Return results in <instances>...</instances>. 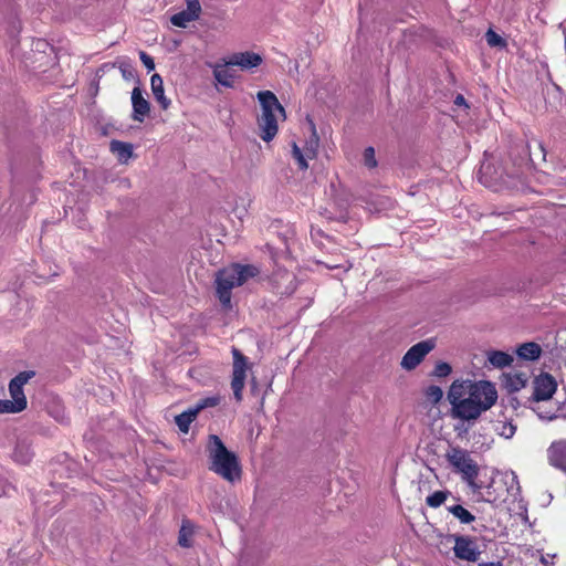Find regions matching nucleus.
I'll return each mask as SVG.
<instances>
[{
  "mask_svg": "<svg viewBox=\"0 0 566 566\" xmlns=\"http://www.w3.org/2000/svg\"><path fill=\"white\" fill-rule=\"evenodd\" d=\"M436 343L433 339H423L411 346L400 361V366L405 370L416 369L418 365L423 360L427 354L431 353L434 348Z\"/></svg>",
  "mask_w": 566,
  "mask_h": 566,
  "instance_id": "7",
  "label": "nucleus"
},
{
  "mask_svg": "<svg viewBox=\"0 0 566 566\" xmlns=\"http://www.w3.org/2000/svg\"><path fill=\"white\" fill-rule=\"evenodd\" d=\"M558 387L557 380L551 374H541L533 381V397L535 400H549Z\"/></svg>",
  "mask_w": 566,
  "mask_h": 566,
  "instance_id": "10",
  "label": "nucleus"
},
{
  "mask_svg": "<svg viewBox=\"0 0 566 566\" xmlns=\"http://www.w3.org/2000/svg\"><path fill=\"white\" fill-rule=\"evenodd\" d=\"M258 99L261 105V116L258 118L260 136L269 143V140L276 137L279 122L286 118V113L274 92L260 91L258 92Z\"/></svg>",
  "mask_w": 566,
  "mask_h": 566,
  "instance_id": "3",
  "label": "nucleus"
},
{
  "mask_svg": "<svg viewBox=\"0 0 566 566\" xmlns=\"http://www.w3.org/2000/svg\"><path fill=\"white\" fill-rule=\"evenodd\" d=\"M426 396H427V400H429L431 402H438L443 397V390L440 388V386L431 385V386L427 387Z\"/></svg>",
  "mask_w": 566,
  "mask_h": 566,
  "instance_id": "28",
  "label": "nucleus"
},
{
  "mask_svg": "<svg viewBox=\"0 0 566 566\" xmlns=\"http://www.w3.org/2000/svg\"><path fill=\"white\" fill-rule=\"evenodd\" d=\"M490 488H491V486H489V488H488V492H486V500H488V501H493V499H492V496H491V493H490Z\"/></svg>",
  "mask_w": 566,
  "mask_h": 566,
  "instance_id": "39",
  "label": "nucleus"
},
{
  "mask_svg": "<svg viewBox=\"0 0 566 566\" xmlns=\"http://www.w3.org/2000/svg\"><path fill=\"white\" fill-rule=\"evenodd\" d=\"M111 151L117 155L122 163H126V160H128V158H130L133 155V146L129 143L117 142V139H113L111 143Z\"/></svg>",
  "mask_w": 566,
  "mask_h": 566,
  "instance_id": "21",
  "label": "nucleus"
},
{
  "mask_svg": "<svg viewBox=\"0 0 566 566\" xmlns=\"http://www.w3.org/2000/svg\"><path fill=\"white\" fill-rule=\"evenodd\" d=\"M458 428V437L472 439V447L474 448H490L493 438L486 432L488 427H480L479 430H475L476 427H457Z\"/></svg>",
  "mask_w": 566,
  "mask_h": 566,
  "instance_id": "12",
  "label": "nucleus"
},
{
  "mask_svg": "<svg viewBox=\"0 0 566 566\" xmlns=\"http://www.w3.org/2000/svg\"><path fill=\"white\" fill-rule=\"evenodd\" d=\"M170 21L174 25L182 27L185 29V27H187L189 23H191L192 19L190 17L188 10L185 9L178 13L172 14L170 17Z\"/></svg>",
  "mask_w": 566,
  "mask_h": 566,
  "instance_id": "25",
  "label": "nucleus"
},
{
  "mask_svg": "<svg viewBox=\"0 0 566 566\" xmlns=\"http://www.w3.org/2000/svg\"><path fill=\"white\" fill-rule=\"evenodd\" d=\"M234 65H230L229 60L226 61L224 64H217L213 67V76L216 81L226 87L234 86L235 71L233 70Z\"/></svg>",
  "mask_w": 566,
  "mask_h": 566,
  "instance_id": "16",
  "label": "nucleus"
},
{
  "mask_svg": "<svg viewBox=\"0 0 566 566\" xmlns=\"http://www.w3.org/2000/svg\"><path fill=\"white\" fill-rule=\"evenodd\" d=\"M292 155L293 158L298 164L300 169H307L310 159H314L316 156V148L310 145L304 149L300 148L296 143L292 144Z\"/></svg>",
  "mask_w": 566,
  "mask_h": 566,
  "instance_id": "17",
  "label": "nucleus"
},
{
  "mask_svg": "<svg viewBox=\"0 0 566 566\" xmlns=\"http://www.w3.org/2000/svg\"><path fill=\"white\" fill-rule=\"evenodd\" d=\"M549 463L566 472V440L555 441L547 451Z\"/></svg>",
  "mask_w": 566,
  "mask_h": 566,
  "instance_id": "15",
  "label": "nucleus"
},
{
  "mask_svg": "<svg viewBox=\"0 0 566 566\" xmlns=\"http://www.w3.org/2000/svg\"><path fill=\"white\" fill-rule=\"evenodd\" d=\"M496 399L495 385L490 380L457 379L448 390L451 416L463 421L476 420Z\"/></svg>",
  "mask_w": 566,
  "mask_h": 566,
  "instance_id": "1",
  "label": "nucleus"
},
{
  "mask_svg": "<svg viewBox=\"0 0 566 566\" xmlns=\"http://www.w3.org/2000/svg\"><path fill=\"white\" fill-rule=\"evenodd\" d=\"M190 531L182 525L178 539L181 546H190Z\"/></svg>",
  "mask_w": 566,
  "mask_h": 566,
  "instance_id": "34",
  "label": "nucleus"
},
{
  "mask_svg": "<svg viewBox=\"0 0 566 566\" xmlns=\"http://www.w3.org/2000/svg\"><path fill=\"white\" fill-rule=\"evenodd\" d=\"M209 469L224 479L234 483L242 476V468L234 452L229 451L222 439L210 436L208 443Z\"/></svg>",
  "mask_w": 566,
  "mask_h": 566,
  "instance_id": "2",
  "label": "nucleus"
},
{
  "mask_svg": "<svg viewBox=\"0 0 566 566\" xmlns=\"http://www.w3.org/2000/svg\"><path fill=\"white\" fill-rule=\"evenodd\" d=\"M453 471L460 473L462 480L472 489L473 492H480L483 488L476 482L480 473V467L472 458L469 451L460 447H451L446 454Z\"/></svg>",
  "mask_w": 566,
  "mask_h": 566,
  "instance_id": "5",
  "label": "nucleus"
},
{
  "mask_svg": "<svg viewBox=\"0 0 566 566\" xmlns=\"http://www.w3.org/2000/svg\"><path fill=\"white\" fill-rule=\"evenodd\" d=\"M187 4V11L189 12L192 21L198 20L201 14L202 7L199 0H185Z\"/></svg>",
  "mask_w": 566,
  "mask_h": 566,
  "instance_id": "27",
  "label": "nucleus"
},
{
  "mask_svg": "<svg viewBox=\"0 0 566 566\" xmlns=\"http://www.w3.org/2000/svg\"><path fill=\"white\" fill-rule=\"evenodd\" d=\"M258 268L253 265H239L233 263L219 271L217 274V296L224 307H231V291L235 286H241L249 277L258 275Z\"/></svg>",
  "mask_w": 566,
  "mask_h": 566,
  "instance_id": "4",
  "label": "nucleus"
},
{
  "mask_svg": "<svg viewBox=\"0 0 566 566\" xmlns=\"http://www.w3.org/2000/svg\"><path fill=\"white\" fill-rule=\"evenodd\" d=\"M453 551L457 557L463 560L475 562L481 555L475 541L465 535H454Z\"/></svg>",
  "mask_w": 566,
  "mask_h": 566,
  "instance_id": "11",
  "label": "nucleus"
},
{
  "mask_svg": "<svg viewBox=\"0 0 566 566\" xmlns=\"http://www.w3.org/2000/svg\"><path fill=\"white\" fill-rule=\"evenodd\" d=\"M150 86L155 99L158 102L161 108H168L170 101L166 97L164 81L159 74H153L150 77Z\"/></svg>",
  "mask_w": 566,
  "mask_h": 566,
  "instance_id": "18",
  "label": "nucleus"
},
{
  "mask_svg": "<svg viewBox=\"0 0 566 566\" xmlns=\"http://www.w3.org/2000/svg\"><path fill=\"white\" fill-rule=\"evenodd\" d=\"M516 354L521 359L536 360L541 358L542 348L537 343H524L516 348Z\"/></svg>",
  "mask_w": 566,
  "mask_h": 566,
  "instance_id": "19",
  "label": "nucleus"
},
{
  "mask_svg": "<svg viewBox=\"0 0 566 566\" xmlns=\"http://www.w3.org/2000/svg\"><path fill=\"white\" fill-rule=\"evenodd\" d=\"M32 457L33 452L30 443L25 440L19 441L13 452L14 461L19 463H28L32 461Z\"/></svg>",
  "mask_w": 566,
  "mask_h": 566,
  "instance_id": "22",
  "label": "nucleus"
},
{
  "mask_svg": "<svg viewBox=\"0 0 566 566\" xmlns=\"http://www.w3.org/2000/svg\"><path fill=\"white\" fill-rule=\"evenodd\" d=\"M262 59L260 54L252 53V51H243L242 53H234L229 57V64L239 66L241 70L248 71L252 67L261 65Z\"/></svg>",
  "mask_w": 566,
  "mask_h": 566,
  "instance_id": "14",
  "label": "nucleus"
},
{
  "mask_svg": "<svg viewBox=\"0 0 566 566\" xmlns=\"http://www.w3.org/2000/svg\"><path fill=\"white\" fill-rule=\"evenodd\" d=\"M516 428L515 426H504L499 434L504 438H512L516 432Z\"/></svg>",
  "mask_w": 566,
  "mask_h": 566,
  "instance_id": "35",
  "label": "nucleus"
},
{
  "mask_svg": "<svg viewBox=\"0 0 566 566\" xmlns=\"http://www.w3.org/2000/svg\"><path fill=\"white\" fill-rule=\"evenodd\" d=\"M221 401L220 396H209L208 398L200 399L196 405L190 406L187 410L181 411L180 415L175 416L177 426H189V423L196 420L199 411L207 407L218 406Z\"/></svg>",
  "mask_w": 566,
  "mask_h": 566,
  "instance_id": "9",
  "label": "nucleus"
},
{
  "mask_svg": "<svg viewBox=\"0 0 566 566\" xmlns=\"http://www.w3.org/2000/svg\"><path fill=\"white\" fill-rule=\"evenodd\" d=\"M485 39L490 46H505L506 45L505 40L503 38H501V35L496 33V31H493L492 29H489L486 31Z\"/></svg>",
  "mask_w": 566,
  "mask_h": 566,
  "instance_id": "29",
  "label": "nucleus"
},
{
  "mask_svg": "<svg viewBox=\"0 0 566 566\" xmlns=\"http://www.w3.org/2000/svg\"><path fill=\"white\" fill-rule=\"evenodd\" d=\"M233 354V377L231 386L237 400L242 399V389L247 380L248 360L238 348L232 349Z\"/></svg>",
  "mask_w": 566,
  "mask_h": 566,
  "instance_id": "8",
  "label": "nucleus"
},
{
  "mask_svg": "<svg viewBox=\"0 0 566 566\" xmlns=\"http://www.w3.org/2000/svg\"><path fill=\"white\" fill-rule=\"evenodd\" d=\"M485 168H486L485 165H482L481 168H480V174H483Z\"/></svg>",
  "mask_w": 566,
  "mask_h": 566,
  "instance_id": "40",
  "label": "nucleus"
},
{
  "mask_svg": "<svg viewBox=\"0 0 566 566\" xmlns=\"http://www.w3.org/2000/svg\"><path fill=\"white\" fill-rule=\"evenodd\" d=\"M363 159H364V164L367 166V168H376L378 163L376 159L375 148L367 147L363 153Z\"/></svg>",
  "mask_w": 566,
  "mask_h": 566,
  "instance_id": "30",
  "label": "nucleus"
},
{
  "mask_svg": "<svg viewBox=\"0 0 566 566\" xmlns=\"http://www.w3.org/2000/svg\"><path fill=\"white\" fill-rule=\"evenodd\" d=\"M34 376L32 370H24L15 375L9 382L11 399L0 400V415H13V412L23 411L28 406V400L23 390V385L28 384Z\"/></svg>",
  "mask_w": 566,
  "mask_h": 566,
  "instance_id": "6",
  "label": "nucleus"
},
{
  "mask_svg": "<svg viewBox=\"0 0 566 566\" xmlns=\"http://www.w3.org/2000/svg\"><path fill=\"white\" fill-rule=\"evenodd\" d=\"M452 368L448 363H438L434 366L432 374L438 377H444L451 374Z\"/></svg>",
  "mask_w": 566,
  "mask_h": 566,
  "instance_id": "32",
  "label": "nucleus"
},
{
  "mask_svg": "<svg viewBox=\"0 0 566 566\" xmlns=\"http://www.w3.org/2000/svg\"><path fill=\"white\" fill-rule=\"evenodd\" d=\"M132 103H133V119L135 122H144L145 117H147L150 105L149 101L145 99L144 93L139 86H135L132 92Z\"/></svg>",
  "mask_w": 566,
  "mask_h": 566,
  "instance_id": "13",
  "label": "nucleus"
},
{
  "mask_svg": "<svg viewBox=\"0 0 566 566\" xmlns=\"http://www.w3.org/2000/svg\"><path fill=\"white\" fill-rule=\"evenodd\" d=\"M140 60L144 64L145 67H147L148 71H154L155 70V62H154V59L153 56H150L149 54H146L145 51H140Z\"/></svg>",
  "mask_w": 566,
  "mask_h": 566,
  "instance_id": "33",
  "label": "nucleus"
},
{
  "mask_svg": "<svg viewBox=\"0 0 566 566\" xmlns=\"http://www.w3.org/2000/svg\"><path fill=\"white\" fill-rule=\"evenodd\" d=\"M448 511H449V513L454 515L455 518H458L460 521V523H463V524L473 523V521L475 520V515L470 513V511L468 509L461 506V504H453L452 506L448 507Z\"/></svg>",
  "mask_w": 566,
  "mask_h": 566,
  "instance_id": "24",
  "label": "nucleus"
},
{
  "mask_svg": "<svg viewBox=\"0 0 566 566\" xmlns=\"http://www.w3.org/2000/svg\"><path fill=\"white\" fill-rule=\"evenodd\" d=\"M565 48H566V40H565Z\"/></svg>",
  "mask_w": 566,
  "mask_h": 566,
  "instance_id": "41",
  "label": "nucleus"
},
{
  "mask_svg": "<svg viewBox=\"0 0 566 566\" xmlns=\"http://www.w3.org/2000/svg\"><path fill=\"white\" fill-rule=\"evenodd\" d=\"M489 364H491L494 368H505V366H510L514 361L513 355L504 352H496V349H492L488 353Z\"/></svg>",
  "mask_w": 566,
  "mask_h": 566,
  "instance_id": "20",
  "label": "nucleus"
},
{
  "mask_svg": "<svg viewBox=\"0 0 566 566\" xmlns=\"http://www.w3.org/2000/svg\"><path fill=\"white\" fill-rule=\"evenodd\" d=\"M180 431L184 432V433H188L189 430H190V427L189 426H181L179 427Z\"/></svg>",
  "mask_w": 566,
  "mask_h": 566,
  "instance_id": "38",
  "label": "nucleus"
},
{
  "mask_svg": "<svg viewBox=\"0 0 566 566\" xmlns=\"http://www.w3.org/2000/svg\"><path fill=\"white\" fill-rule=\"evenodd\" d=\"M454 103H455L457 106H465V107H468L465 98L462 95L455 96Z\"/></svg>",
  "mask_w": 566,
  "mask_h": 566,
  "instance_id": "36",
  "label": "nucleus"
},
{
  "mask_svg": "<svg viewBox=\"0 0 566 566\" xmlns=\"http://www.w3.org/2000/svg\"><path fill=\"white\" fill-rule=\"evenodd\" d=\"M504 482L507 484L509 492L521 489L518 478L514 471L504 472Z\"/></svg>",
  "mask_w": 566,
  "mask_h": 566,
  "instance_id": "31",
  "label": "nucleus"
},
{
  "mask_svg": "<svg viewBox=\"0 0 566 566\" xmlns=\"http://www.w3.org/2000/svg\"><path fill=\"white\" fill-rule=\"evenodd\" d=\"M449 492L437 491L427 496V504L430 507L437 509L448 499Z\"/></svg>",
  "mask_w": 566,
  "mask_h": 566,
  "instance_id": "26",
  "label": "nucleus"
},
{
  "mask_svg": "<svg viewBox=\"0 0 566 566\" xmlns=\"http://www.w3.org/2000/svg\"><path fill=\"white\" fill-rule=\"evenodd\" d=\"M526 380L524 374H509L504 378V386L509 391H518L525 387Z\"/></svg>",
  "mask_w": 566,
  "mask_h": 566,
  "instance_id": "23",
  "label": "nucleus"
},
{
  "mask_svg": "<svg viewBox=\"0 0 566 566\" xmlns=\"http://www.w3.org/2000/svg\"><path fill=\"white\" fill-rule=\"evenodd\" d=\"M479 566H503L501 562H483Z\"/></svg>",
  "mask_w": 566,
  "mask_h": 566,
  "instance_id": "37",
  "label": "nucleus"
}]
</instances>
